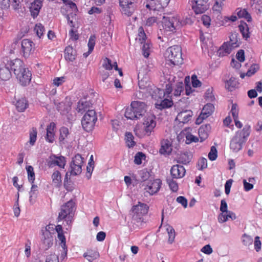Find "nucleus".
<instances>
[{
    "mask_svg": "<svg viewBox=\"0 0 262 262\" xmlns=\"http://www.w3.org/2000/svg\"><path fill=\"white\" fill-rule=\"evenodd\" d=\"M149 206L141 202H138L137 205H133L129 212L131 217V223L133 224L142 225L144 222L143 217L147 214Z\"/></svg>",
    "mask_w": 262,
    "mask_h": 262,
    "instance_id": "nucleus-1",
    "label": "nucleus"
},
{
    "mask_svg": "<svg viewBox=\"0 0 262 262\" xmlns=\"http://www.w3.org/2000/svg\"><path fill=\"white\" fill-rule=\"evenodd\" d=\"M76 209V204L73 200H71L64 203L60 207L57 218V221L59 222L64 221L66 225L70 227L72 223Z\"/></svg>",
    "mask_w": 262,
    "mask_h": 262,
    "instance_id": "nucleus-2",
    "label": "nucleus"
},
{
    "mask_svg": "<svg viewBox=\"0 0 262 262\" xmlns=\"http://www.w3.org/2000/svg\"><path fill=\"white\" fill-rule=\"evenodd\" d=\"M146 108V104L144 102L134 101L132 102L130 107L126 109L124 116L127 119H139L144 115Z\"/></svg>",
    "mask_w": 262,
    "mask_h": 262,
    "instance_id": "nucleus-3",
    "label": "nucleus"
},
{
    "mask_svg": "<svg viewBox=\"0 0 262 262\" xmlns=\"http://www.w3.org/2000/svg\"><path fill=\"white\" fill-rule=\"evenodd\" d=\"M250 134V126L246 125L244 128L236 133L230 142V148L233 151L237 152L242 148Z\"/></svg>",
    "mask_w": 262,
    "mask_h": 262,
    "instance_id": "nucleus-4",
    "label": "nucleus"
},
{
    "mask_svg": "<svg viewBox=\"0 0 262 262\" xmlns=\"http://www.w3.org/2000/svg\"><path fill=\"white\" fill-rule=\"evenodd\" d=\"M97 121L96 113L94 110H89L83 115L81 119V125L83 129L89 132L92 130Z\"/></svg>",
    "mask_w": 262,
    "mask_h": 262,
    "instance_id": "nucleus-5",
    "label": "nucleus"
},
{
    "mask_svg": "<svg viewBox=\"0 0 262 262\" xmlns=\"http://www.w3.org/2000/svg\"><path fill=\"white\" fill-rule=\"evenodd\" d=\"M119 2L121 8V12L125 16H131L137 11V6L134 0H119Z\"/></svg>",
    "mask_w": 262,
    "mask_h": 262,
    "instance_id": "nucleus-6",
    "label": "nucleus"
},
{
    "mask_svg": "<svg viewBox=\"0 0 262 262\" xmlns=\"http://www.w3.org/2000/svg\"><path fill=\"white\" fill-rule=\"evenodd\" d=\"M84 163V158L81 155L76 154L70 163V173L71 175L77 176L82 172V167Z\"/></svg>",
    "mask_w": 262,
    "mask_h": 262,
    "instance_id": "nucleus-7",
    "label": "nucleus"
},
{
    "mask_svg": "<svg viewBox=\"0 0 262 262\" xmlns=\"http://www.w3.org/2000/svg\"><path fill=\"white\" fill-rule=\"evenodd\" d=\"M182 50H166L164 56L168 61L173 65L183 63Z\"/></svg>",
    "mask_w": 262,
    "mask_h": 262,
    "instance_id": "nucleus-8",
    "label": "nucleus"
},
{
    "mask_svg": "<svg viewBox=\"0 0 262 262\" xmlns=\"http://www.w3.org/2000/svg\"><path fill=\"white\" fill-rule=\"evenodd\" d=\"M161 185L162 181L159 179L148 181L143 184L144 186V190L150 195L157 193L161 188Z\"/></svg>",
    "mask_w": 262,
    "mask_h": 262,
    "instance_id": "nucleus-9",
    "label": "nucleus"
},
{
    "mask_svg": "<svg viewBox=\"0 0 262 262\" xmlns=\"http://www.w3.org/2000/svg\"><path fill=\"white\" fill-rule=\"evenodd\" d=\"M162 22L164 24L165 28L171 32L179 29L182 26V24L177 17H172L171 18L163 16Z\"/></svg>",
    "mask_w": 262,
    "mask_h": 262,
    "instance_id": "nucleus-10",
    "label": "nucleus"
},
{
    "mask_svg": "<svg viewBox=\"0 0 262 262\" xmlns=\"http://www.w3.org/2000/svg\"><path fill=\"white\" fill-rule=\"evenodd\" d=\"M7 66L9 67L10 69L15 75L22 72L26 67L23 60L16 58L13 60H7Z\"/></svg>",
    "mask_w": 262,
    "mask_h": 262,
    "instance_id": "nucleus-11",
    "label": "nucleus"
},
{
    "mask_svg": "<svg viewBox=\"0 0 262 262\" xmlns=\"http://www.w3.org/2000/svg\"><path fill=\"white\" fill-rule=\"evenodd\" d=\"M66 164V158L63 156H57L55 155H51L47 160V165L52 168L56 166L59 168H64Z\"/></svg>",
    "mask_w": 262,
    "mask_h": 262,
    "instance_id": "nucleus-12",
    "label": "nucleus"
},
{
    "mask_svg": "<svg viewBox=\"0 0 262 262\" xmlns=\"http://www.w3.org/2000/svg\"><path fill=\"white\" fill-rule=\"evenodd\" d=\"M209 0H193L192 8L196 14L204 13L209 8Z\"/></svg>",
    "mask_w": 262,
    "mask_h": 262,
    "instance_id": "nucleus-13",
    "label": "nucleus"
},
{
    "mask_svg": "<svg viewBox=\"0 0 262 262\" xmlns=\"http://www.w3.org/2000/svg\"><path fill=\"white\" fill-rule=\"evenodd\" d=\"M19 83L23 86H26L30 83L32 73L28 68H26L21 72L15 75Z\"/></svg>",
    "mask_w": 262,
    "mask_h": 262,
    "instance_id": "nucleus-14",
    "label": "nucleus"
},
{
    "mask_svg": "<svg viewBox=\"0 0 262 262\" xmlns=\"http://www.w3.org/2000/svg\"><path fill=\"white\" fill-rule=\"evenodd\" d=\"M170 0H149L146 6L147 8L153 10H160L163 9L169 3Z\"/></svg>",
    "mask_w": 262,
    "mask_h": 262,
    "instance_id": "nucleus-15",
    "label": "nucleus"
},
{
    "mask_svg": "<svg viewBox=\"0 0 262 262\" xmlns=\"http://www.w3.org/2000/svg\"><path fill=\"white\" fill-rule=\"evenodd\" d=\"M156 117L154 115L148 116L144 122V131L148 136L150 135L156 126Z\"/></svg>",
    "mask_w": 262,
    "mask_h": 262,
    "instance_id": "nucleus-16",
    "label": "nucleus"
},
{
    "mask_svg": "<svg viewBox=\"0 0 262 262\" xmlns=\"http://www.w3.org/2000/svg\"><path fill=\"white\" fill-rule=\"evenodd\" d=\"M41 232V241L43 248L48 249L53 245V236L52 233Z\"/></svg>",
    "mask_w": 262,
    "mask_h": 262,
    "instance_id": "nucleus-17",
    "label": "nucleus"
},
{
    "mask_svg": "<svg viewBox=\"0 0 262 262\" xmlns=\"http://www.w3.org/2000/svg\"><path fill=\"white\" fill-rule=\"evenodd\" d=\"M72 104L70 99L66 97L63 101L57 104L56 108L61 114L66 115L70 111Z\"/></svg>",
    "mask_w": 262,
    "mask_h": 262,
    "instance_id": "nucleus-18",
    "label": "nucleus"
},
{
    "mask_svg": "<svg viewBox=\"0 0 262 262\" xmlns=\"http://www.w3.org/2000/svg\"><path fill=\"white\" fill-rule=\"evenodd\" d=\"M186 170L184 166L180 165H174L170 169V174L173 179L183 178L185 174Z\"/></svg>",
    "mask_w": 262,
    "mask_h": 262,
    "instance_id": "nucleus-19",
    "label": "nucleus"
},
{
    "mask_svg": "<svg viewBox=\"0 0 262 262\" xmlns=\"http://www.w3.org/2000/svg\"><path fill=\"white\" fill-rule=\"evenodd\" d=\"M192 112L190 110L182 111L177 115L176 120L179 123L183 124L186 123L190 121L192 118Z\"/></svg>",
    "mask_w": 262,
    "mask_h": 262,
    "instance_id": "nucleus-20",
    "label": "nucleus"
},
{
    "mask_svg": "<svg viewBox=\"0 0 262 262\" xmlns=\"http://www.w3.org/2000/svg\"><path fill=\"white\" fill-rule=\"evenodd\" d=\"M211 127L209 124L201 125L198 130L200 141L202 142L207 139L211 131Z\"/></svg>",
    "mask_w": 262,
    "mask_h": 262,
    "instance_id": "nucleus-21",
    "label": "nucleus"
},
{
    "mask_svg": "<svg viewBox=\"0 0 262 262\" xmlns=\"http://www.w3.org/2000/svg\"><path fill=\"white\" fill-rule=\"evenodd\" d=\"M11 77V72L9 67L7 66V61L0 64V79L4 81L9 80Z\"/></svg>",
    "mask_w": 262,
    "mask_h": 262,
    "instance_id": "nucleus-22",
    "label": "nucleus"
},
{
    "mask_svg": "<svg viewBox=\"0 0 262 262\" xmlns=\"http://www.w3.org/2000/svg\"><path fill=\"white\" fill-rule=\"evenodd\" d=\"M172 151L171 142L168 139H163L161 141V148L159 152L162 155H169Z\"/></svg>",
    "mask_w": 262,
    "mask_h": 262,
    "instance_id": "nucleus-23",
    "label": "nucleus"
},
{
    "mask_svg": "<svg viewBox=\"0 0 262 262\" xmlns=\"http://www.w3.org/2000/svg\"><path fill=\"white\" fill-rule=\"evenodd\" d=\"M138 35L141 44H143L142 49H150L152 47V45L148 41L146 42V36L142 27H140L138 29Z\"/></svg>",
    "mask_w": 262,
    "mask_h": 262,
    "instance_id": "nucleus-24",
    "label": "nucleus"
},
{
    "mask_svg": "<svg viewBox=\"0 0 262 262\" xmlns=\"http://www.w3.org/2000/svg\"><path fill=\"white\" fill-rule=\"evenodd\" d=\"M56 124L54 122H51L47 127L46 141L49 143H53L55 140V128Z\"/></svg>",
    "mask_w": 262,
    "mask_h": 262,
    "instance_id": "nucleus-25",
    "label": "nucleus"
},
{
    "mask_svg": "<svg viewBox=\"0 0 262 262\" xmlns=\"http://www.w3.org/2000/svg\"><path fill=\"white\" fill-rule=\"evenodd\" d=\"M83 256L86 258L89 262H95V260L100 257L98 251L93 249H88L86 252L83 254Z\"/></svg>",
    "mask_w": 262,
    "mask_h": 262,
    "instance_id": "nucleus-26",
    "label": "nucleus"
},
{
    "mask_svg": "<svg viewBox=\"0 0 262 262\" xmlns=\"http://www.w3.org/2000/svg\"><path fill=\"white\" fill-rule=\"evenodd\" d=\"M41 6L42 2L40 0H35L34 3L31 4L30 9L31 15L34 18L38 15Z\"/></svg>",
    "mask_w": 262,
    "mask_h": 262,
    "instance_id": "nucleus-27",
    "label": "nucleus"
},
{
    "mask_svg": "<svg viewBox=\"0 0 262 262\" xmlns=\"http://www.w3.org/2000/svg\"><path fill=\"white\" fill-rule=\"evenodd\" d=\"M28 102L25 98L19 99L16 102L15 106L18 112H23L28 107Z\"/></svg>",
    "mask_w": 262,
    "mask_h": 262,
    "instance_id": "nucleus-28",
    "label": "nucleus"
},
{
    "mask_svg": "<svg viewBox=\"0 0 262 262\" xmlns=\"http://www.w3.org/2000/svg\"><path fill=\"white\" fill-rule=\"evenodd\" d=\"M173 104V103L171 99V96H170V99L165 98L161 101L160 104H156L157 105V107L160 110L169 108L171 107Z\"/></svg>",
    "mask_w": 262,
    "mask_h": 262,
    "instance_id": "nucleus-29",
    "label": "nucleus"
},
{
    "mask_svg": "<svg viewBox=\"0 0 262 262\" xmlns=\"http://www.w3.org/2000/svg\"><path fill=\"white\" fill-rule=\"evenodd\" d=\"M37 135V130L35 127H32L29 132V140L28 143L31 146L34 145L36 140Z\"/></svg>",
    "mask_w": 262,
    "mask_h": 262,
    "instance_id": "nucleus-30",
    "label": "nucleus"
},
{
    "mask_svg": "<svg viewBox=\"0 0 262 262\" xmlns=\"http://www.w3.org/2000/svg\"><path fill=\"white\" fill-rule=\"evenodd\" d=\"M52 182L56 186H58L61 183V173L58 170L55 171L52 174Z\"/></svg>",
    "mask_w": 262,
    "mask_h": 262,
    "instance_id": "nucleus-31",
    "label": "nucleus"
},
{
    "mask_svg": "<svg viewBox=\"0 0 262 262\" xmlns=\"http://www.w3.org/2000/svg\"><path fill=\"white\" fill-rule=\"evenodd\" d=\"M166 230L168 235V242L169 244H172L174 242L176 236L175 231L170 225L166 226Z\"/></svg>",
    "mask_w": 262,
    "mask_h": 262,
    "instance_id": "nucleus-32",
    "label": "nucleus"
},
{
    "mask_svg": "<svg viewBox=\"0 0 262 262\" xmlns=\"http://www.w3.org/2000/svg\"><path fill=\"white\" fill-rule=\"evenodd\" d=\"M189 130H191L190 128H188L185 129V132H186V143L190 144L192 142H198L200 139L198 138L196 136H193L191 134L189 131Z\"/></svg>",
    "mask_w": 262,
    "mask_h": 262,
    "instance_id": "nucleus-33",
    "label": "nucleus"
},
{
    "mask_svg": "<svg viewBox=\"0 0 262 262\" xmlns=\"http://www.w3.org/2000/svg\"><path fill=\"white\" fill-rule=\"evenodd\" d=\"M184 90V84L183 82H178L176 83L174 87L173 95L178 97L180 96L181 93L183 92Z\"/></svg>",
    "mask_w": 262,
    "mask_h": 262,
    "instance_id": "nucleus-34",
    "label": "nucleus"
},
{
    "mask_svg": "<svg viewBox=\"0 0 262 262\" xmlns=\"http://www.w3.org/2000/svg\"><path fill=\"white\" fill-rule=\"evenodd\" d=\"M214 108L213 104L207 103L203 107L202 113L205 115V117H208L213 112Z\"/></svg>",
    "mask_w": 262,
    "mask_h": 262,
    "instance_id": "nucleus-35",
    "label": "nucleus"
},
{
    "mask_svg": "<svg viewBox=\"0 0 262 262\" xmlns=\"http://www.w3.org/2000/svg\"><path fill=\"white\" fill-rule=\"evenodd\" d=\"M134 137L131 133L127 132L125 134V142L127 146L129 147H133L136 143L134 141Z\"/></svg>",
    "mask_w": 262,
    "mask_h": 262,
    "instance_id": "nucleus-36",
    "label": "nucleus"
},
{
    "mask_svg": "<svg viewBox=\"0 0 262 262\" xmlns=\"http://www.w3.org/2000/svg\"><path fill=\"white\" fill-rule=\"evenodd\" d=\"M222 9V2L217 0L212 7V12L214 15L217 17L220 16L221 11Z\"/></svg>",
    "mask_w": 262,
    "mask_h": 262,
    "instance_id": "nucleus-37",
    "label": "nucleus"
},
{
    "mask_svg": "<svg viewBox=\"0 0 262 262\" xmlns=\"http://www.w3.org/2000/svg\"><path fill=\"white\" fill-rule=\"evenodd\" d=\"M89 106V103L86 101L80 100L77 104V110L79 113L85 111Z\"/></svg>",
    "mask_w": 262,
    "mask_h": 262,
    "instance_id": "nucleus-38",
    "label": "nucleus"
},
{
    "mask_svg": "<svg viewBox=\"0 0 262 262\" xmlns=\"http://www.w3.org/2000/svg\"><path fill=\"white\" fill-rule=\"evenodd\" d=\"M65 59L69 61H73L75 59L77 55L76 50H64Z\"/></svg>",
    "mask_w": 262,
    "mask_h": 262,
    "instance_id": "nucleus-39",
    "label": "nucleus"
},
{
    "mask_svg": "<svg viewBox=\"0 0 262 262\" xmlns=\"http://www.w3.org/2000/svg\"><path fill=\"white\" fill-rule=\"evenodd\" d=\"M26 170L28 174V181L32 184L34 183L35 176L33 167L31 165L27 166L26 167Z\"/></svg>",
    "mask_w": 262,
    "mask_h": 262,
    "instance_id": "nucleus-40",
    "label": "nucleus"
},
{
    "mask_svg": "<svg viewBox=\"0 0 262 262\" xmlns=\"http://www.w3.org/2000/svg\"><path fill=\"white\" fill-rule=\"evenodd\" d=\"M190 160V156L188 154L184 153L180 155L178 162L184 164H186L188 163Z\"/></svg>",
    "mask_w": 262,
    "mask_h": 262,
    "instance_id": "nucleus-41",
    "label": "nucleus"
},
{
    "mask_svg": "<svg viewBox=\"0 0 262 262\" xmlns=\"http://www.w3.org/2000/svg\"><path fill=\"white\" fill-rule=\"evenodd\" d=\"M21 46L23 49H32L34 44L30 40L25 39L22 40Z\"/></svg>",
    "mask_w": 262,
    "mask_h": 262,
    "instance_id": "nucleus-42",
    "label": "nucleus"
},
{
    "mask_svg": "<svg viewBox=\"0 0 262 262\" xmlns=\"http://www.w3.org/2000/svg\"><path fill=\"white\" fill-rule=\"evenodd\" d=\"M242 240L243 244L246 246L251 245L253 243L252 237L246 233L242 235Z\"/></svg>",
    "mask_w": 262,
    "mask_h": 262,
    "instance_id": "nucleus-43",
    "label": "nucleus"
},
{
    "mask_svg": "<svg viewBox=\"0 0 262 262\" xmlns=\"http://www.w3.org/2000/svg\"><path fill=\"white\" fill-rule=\"evenodd\" d=\"M198 169L202 170L207 167V160L206 158H202L200 159L197 164Z\"/></svg>",
    "mask_w": 262,
    "mask_h": 262,
    "instance_id": "nucleus-44",
    "label": "nucleus"
},
{
    "mask_svg": "<svg viewBox=\"0 0 262 262\" xmlns=\"http://www.w3.org/2000/svg\"><path fill=\"white\" fill-rule=\"evenodd\" d=\"M239 29L242 33L244 37L248 38L249 37L248 30L249 28L246 23L241 24L238 26Z\"/></svg>",
    "mask_w": 262,
    "mask_h": 262,
    "instance_id": "nucleus-45",
    "label": "nucleus"
},
{
    "mask_svg": "<svg viewBox=\"0 0 262 262\" xmlns=\"http://www.w3.org/2000/svg\"><path fill=\"white\" fill-rule=\"evenodd\" d=\"M102 67L107 70H112L114 64H112L111 60L108 58L105 57L103 59Z\"/></svg>",
    "mask_w": 262,
    "mask_h": 262,
    "instance_id": "nucleus-46",
    "label": "nucleus"
},
{
    "mask_svg": "<svg viewBox=\"0 0 262 262\" xmlns=\"http://www.w3.org/2000/svg\"><path fill=\"white\" fill-rule=\"evenodd\" d=\"M69 134V129L66 127H62L60 129V141H63L67 138Z\"/></svg>",
    "mask_w": 262,
    "mask_h": 262,
    "instance_id": "nucleus-47",
    "label": "nucleus"
},
{
    "mask_svg": "<svg viewBox=\"0 0 262 262\" xmlns=\"http://www.w3.org/2000/svg\"><path fill=\"white\" fill-rule=\"evenodd\" d=\"M237 14L239 17H244L246 18L248 21H250L251 20L250 15L245 9L239 10L237 12Z\"/></svg>",
    "mask_w": 262,
    "mask_h": 262,
    "instance_id": "nucleus-48",
    "label": "nucleus"
},
{
    "mask_svg": "<svg viewBox=\"0 0 262 262\" xmlns=\"http://www.w3.org/2000/svg\"><path fill=\"white\" fill-rule=\"evenodd\" d=\"M167 182L171 191L173 192H177L178 191L179 187L178 183L175 181L170 179L167 180Z\"/></svg>",
    "mask_w": 262,
    "mask_h": 262,
    "instance_id": "nucleus-49",
    "label": "nucleus"
},
{
    "mask_svg": "<svg viewBox=\"0 0 262 262\" xmlns=\"http://www.w3.org/2000/svg\"><path fill=\"white\" fill-rule=\"evenodd\" d=\"M217 158V150L214 146H212L210 152L208 154V158L211 161L215 160Z\"/></svg>",
    "mask_w": 262,
    "mask_h": 262,
    "instance_id": "nucleus-50",
    "label": "nucleus"
},
{
    "mask_svg": "<svg viewBox=\"0 0 262 262\" xmlns=\"http://www.w3.org/2000/svg\"><path fill=\"white\" fill-rule=\"evenodd\" d=\"M34 30L36 31L37 36L40 38L43 35V32L45 30L44 27L41 24H37L35 26Z\"/></svg>",
    "mask_w": 262,
    "mask_h": 262,
    "instance_id": "nucleus-51",
    "label": "nucleus"
},
{
    "mask_svg": "<svg viewBox=\"0 0 262 262\" xmlns=\"http://www.w3.org/2000/svg\"><path fill=\"white\" fill-rule=\"evenodd\" d=\"M230 112L232 113L233 118H237L238 117L239 108L236 103L232 104Z\"/></svg>",
    "mask_w": 262,
    "mask_h": 262,
    "instance_id": "nucleus-52",
    "label": "nucleus"
},
{
    "mask_svg": "<svg viewBox=\"0 0 262 262\" xmlns=\"http://www.w3.org/2000/svg\"><path fill=\"white\" fill-rule=\"evenodd\" d=\"M57 236L59 240L60 241V245L62 249H66V239L63 232L57 233Z\"/></svg>",
    "mask_w": 262,
    "mask_h": 262,
    "instance_id": "nucleus-53",
    "label": "nucleus"
},
{
    "mask_svg": "<svg viewBox=\"0 0 262 262\" xmlns=\"http://www.w3.org/2000/svg\"><path fill=\"white\" fill-rule=\"evenodd\" d=\"M261 243L259 237L258 236H256L254 239V246L256 252H259L261 250Z\"/></svg>",
    "mask_w": 262,
    "mask_h": 262,
    "instance_id": "nucleus-54",
    "label": "nucleus"
},
{
    "mask_svg": "<svg viewBox=\"0 0 262 262\" xmlns=\"http://www.w3.org/2000/svg\"><path fill=\"white\" fill-rule=\"evenodd\" d=\"M46 262H59L58 256L55 254H51L47 257Z\"/></svg>",
    "mask_w": 262,
    "mask_h": 262,
    "instance_id": "nucleus-55",
    "label": "nucleus"
},
{
    "mask_svg": "<svg viewBox=\"0 0 262 262\" xmlns=\"http://www.w3.org/2000/svg\"><path fill=\"white\" fill-rule=\"evenodd\" d=\"M145 155L141 152H138L135 156L134 162L138 165L141 164L142 159Z\"/></svg>",
    "mask_w": 262,
    "mask_h": 262,
    "instance_id": "nucleus-56",
    "label": "nucleus"
},
{
    "mask_svg": "<svg viewBox=\"0 0 262 262\" xmlns=\"http://www.w3.org/2000/svg\"><path fill=\"white\" fill-rule=\"evenodd\" d=\"M54 226V225L49 224V225H47L45 228H42L41 229V231L45 232L46 231L48 232L52 233V234L53 235L55 230Z\"/></svg>",
    "mask_w": 262,
    "mask_h": 262,
    "instance_id": "nucleus-57",
    "label": "nucleus"
},
{
    "mask_svg": "<svg viewBox=\"0 0 262 262\" xmlns=\"http://www.w3.org/2000/svg\"><path fill=\"white\" fill-rule=\"evenodd\" d=\"M173 90V88L172 85L171 84H167L166 85V88L165 91L164 92V96H166V97H170L169 95L171 94V92Z\"/></svg>",
    "mask_w": 262,
    "mask_h": 262,
    "instance_id": "nucleus-58",
    "label": "nucleus"
},
{
    "mask_svg": "<svg viewBox=\"0 0 262 262\" xmlns=\"http://www.w3.org/2000/svg\"><path fill=\"white\" fill-rule=\"evenodd\" d=\"M64 82V77H56L54 79L53 84L56 86H59L61 85Z\"/></svg>",
    "mask_w": 262,
    "mask_h": 262,
    "instance_id": "nucleus-59",
    "label": "nucleus"
},
{
    "mask_svg": "<svg viewBox=\"0 0 262 262\" xmlns=\"http://www.w3.org/2000/svg\"><path fill=\"white\" fill-rule=\"evenodd\" d=\"M177 201L179 203L181 204L184 208H186L187 207V200L184 196H178L177 198Z\"/></svg>",
    "mask_w": 262,
    "mask_h": 262,
    "instance_id": "nucleus-60",
    "label": "nucleus"
},
{
    "mask_svg": "<svg viewBox=\"0 0 262 262\" xmlns=\"http://www.w3.org/2000/svg\"><path fill=\"white\" fill-rule=\"evenodd\" d=\"M258 68V66L256 64L252 65L249 70L246 73V75L248 76H251L253 74H254L257 71Z\"/></svg>",
    "mask_w": 262,
    "mask_h": 262,
    "instance_id": "nucleus-61",
    "label": "nucleus"
},
{
    "mask_svg": "<svg viewBox=\"0 0 262 262\" xmlns=\"http://www.w3.org/2000/svg\"><path fill=\"white\" fill-rule=\"evenodd\" d=\"M229 215L227 214V212H222L220 214L218 217L219 222L220 223H224L228 220V217Z\"/></svg>",
    "mask_w": 262,
    "mask_h": 262,
    "instance_id": "nucleus-62",
    "label": "nucleus"
},
{
    "mask_svg": "<svg viewBox=\"0 0 262 262\" xmlns=\"http://www.w3.org/2000/svg\"><path fill=\"white\" fill-rule=\"evenodd\" d=\"M192 85L194 88H197L201 86V83L199 80L198 79L197 76L195 75H192L191 77Z\"/></svg>",
    "mask_w": 262,
    "mask_h": 262,
    "instance_id": "nucleus-63",
    "label": "nucleus"
},
{
    "mask_svg": "<svg viewBox=\"0 0 262 262\" xmlns=\"http://www.w3.org/2000/svg\"><path fill=\"white\" fill-rule=\"evenodd\" d=\"M201 251L205 254H210L212 252L213 250L209 245H206L202 248Z\"/></svg>",
    "mask_w": 262,
    "mask_h": 262,
    "instance_id": "nucleus-64",
    "label": "nucleus"
}]
</instances>
